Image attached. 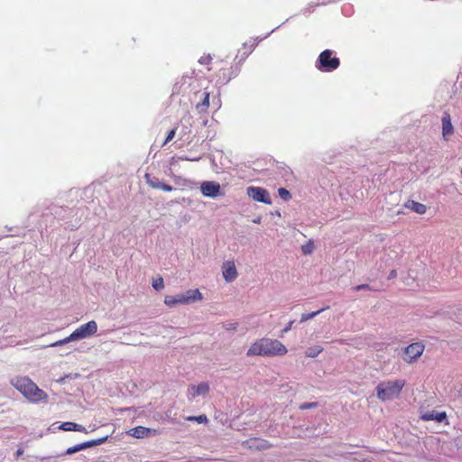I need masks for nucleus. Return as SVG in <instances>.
<instances>
[{
  "mask_svg": "<svg viewBox=\"0 0 462 462\" xmlns=\"http://www.w3.org/2000/svg\"><path fill=\"white\" fill-rule=\"evenodd\" d=\"M288 352L287 347L277 339L261 338L253 343L247 350L248 356H284Z\"/></svg>",
  "mask_w": 462,
  "mask_h": 462,
  "instance_id": "nucleus-2",
  "label": "nucleus"
},
{
  "mask_svg": "<svg viewBox=\"0 0 462 462\" xmlns=\"http://www.w3.org/2000/svg\"><path fill=\"white\" fill-rule=\"evenodd\" d=\"M405 207L420 215L425 214L427 211L426 205L414 200H408Z\"/></svg>",
  "mask_w": 462,
  "mask_h": 462,
  "instance_id": "nucleus-15",
  "label": "nucleus"
},
{
  "mask_svg": "<svg viewBox=\"0 0 462 462\" xmlns=\"http://www.w3.org/2000/svg\"><path fill=\"white\" fill-rule=\"evenodd\" d=\"M424 351V345L421 343H412L404 349L403 360L407 363H412L417 360Z\"/></svg>",
  "mask_w": 462,
  "mask_h": 462,
  "instance_id": "nucleus-8",
  "label": "nucleus"
},
{
  "mask_svg": "<svg viewBox=\"0 0 462 462\" xmlns=\"http://www.w3.org/2000/svg\"><path fill=\"white\" fill-rule=\"evenodd\" d=\"M211 60V57L209 55L208 56H202L199 60V62L200 64H208L209 63V61Z\"/></svg>",
  "mask_w": 462,
  "mask_h": 462,
  "instance_id": "nucleus-30",
  "label": "nucleus"
},
{
  "mask_svg": "<svg viewBox=\"0 0 462 462\" xmlns=\"http://www.w3.org/2000/svg\"><path fill=\"white\" fill-rule=\"evenodd\" d=\"M209 384L207 382H202L198 385H190L188 388L187 397L189 401H192L198 396L205 395L209 392Z\"/></svg>",
  "mask_w": 462,
  "mask_h": 462,
  "instance_id": "nucleus-10",
  "label": "nucleus"
},
{
  "mask_svg": "<svg viewBox=\"0 0 462 462\" xmlns=\"http://www.w3.org/2000/svg\"><path fill=\"white\" fill-rule=\"evenodd\" d=\"M188 420L197 421L199 423H204V422L208 421V419L205 415H199V416H190L188 418Z\"/></svg>",
  "mask_w": 462,
  "mask_h": 462,
  "instance_id": "nucleus-25",
  "label": "nucleus"
},
{
  "mask_svg": "<svg viewBox=\"0 0 462 462\" xmlns=\"http://www.w3.org/2000/svg\"><path fill=\"white\" fill-rule=\"evenodd\" d=\"M404 385L402 379L380 382L376 386V396L382 402L394 400L399 397Z\"/></svg>",
  "mask_w": 462,
  "mask_h": 462,
  "instance_id": "nucleus-3",
  "label": "nucleus"
},
{
  "mask_svg": "<svg viewBox=\"0 0 462 462\" xmlns=\"http://www.w3.org/2000/svg\"><path fill=\"white\" fill-rule=\"evenodd\" d=\"M60 429L62 430H65V431L73 430V431H80V432H85V433L88 432L84 426L75 423V422H71V421H66V422L61 423L60 426Z\"/></svg>",
  "mask_w": 462,
  "mask_h": 462,
  "instance_id": "nucleus-16",
  "label": "nucleus"
},
{
  "mask_svg": "<svg viewBox=\"0 0 462 462\" xmlns=\"http://www.w3.org/2000/svg\"><path fill=\"white\" fill-rule=\"evenodd\" d=\"M97 331V324L95 320H90L86 324L79 326L75 331H73L69 337L64 339L56 341L54 343L50 344L48 346H60L65 344H68L72 341L80 340L83 338L89 337L92 335H95Z\"/></svg>",
  "mask_w": 462,
  "mask_h": 462,
  "instance_id": "nucleus-4",
  "label": "nucleus"
},
{
  "mask_svg": "<svg viewBox=\"0 0 462 462\" xmlns=\"http://www.w3.org/2000/svg\"><path fill=\"white\" fill-rule=\"evenodd\" d=\"M314 250V245L312 241H309L307 244L301 246L303 254H310Z\"/></svg>",
  "mask_w": 462,
  "mask_h": 462,
  "instance_id": "nucleus-23",
  "label": "nucleus"
},
{
  "mask_svg": "<svg viewBox=\"0 0 462 462\" xmlns=\"http://www.w3.org/2000/svg\"><path fill=\"white\" fill-rule=\"evenodd\" d=\"M423 420H436L442 422L447 419V413L445 411H429L422 412L420 415Z\"/></svg>",
  "mask_w": 462,
  "mask_h": 462,
  "instance_id": "nucleus-12",
  "label": "nucleus"
},
{
  "mask_svg": "<svg viewBox=\"0 0 462 462\" xmlns=\"http://www.w3.org/2000/svg\"><path fill=\"white\" fill-rule=\"evenodd\" d=\"M254 223L259 224L261 222V217H257L253 220Z\"/></svg>",
  "mask_w": 462,
  "mask_h": 462,
  "instance_id": "nucleus-37",
  "label": "nucleus"
},
{
  "mask_svg": "<svg viewBox=\"0 0 462 462\" xmlns=\"http://www.w3.org/2000/svg\"><path fill=\"white\" fill-rule=\"evenodd\" d=\"M328 307L327 308H322L317 311H313V312H310V313H304L301 315V318H300V322H306L308 321L309 319H311L313 318H315L316 316H318L319 313H321L323 310H327Z\"/></svg>",
  "mask_w": 462,
  "mask_h": 462,
  "instance_id": "nucleus-19",
  "label": "nucleus"
},
{
  "mask_svg": "<svg viewBox=\"0 0 462 462\" xmlns=\"http://www.w3.org/2000/svg\"><path fill=\"white\" fill-rule=\"evenodd\" d=\"M248 197L252 198L254 201L262 202L267 205L272 204L269 192L261 187H248L246 189Z\"/></svg>",
  "mask_w": 462,
  "mask_h": 462,
  "instance_id": "nucleus-7",
  "label": "nucleus"
},
{
  "mask_svg": "<svg viewBox=\"0 0 462 462\" xmlns=\"http://www.w3.org/2000/svg\"><path fill=\"white\" fill-rule=\"evenodd\" d=\"M79 449H80V450H83V449H85V448H88V441H87V442L80 443V444H79Z\"/></svg>",
  "mask_w": 462,
  "mask_h": 462,
  "instance_id": "nucleus-36",
  "label": "nucleus"
},
{
  "mask_svg": "<svg viewBox=\"0 0 462 462\" xmlns=\"http://www.w3.org/2000/svg\"><path fill=\"white\" fill-rule=\"evenodd\" d=\"M10 383L30 402L38 403L48 400V394L28 376H14L11 378Z\"/></svg>",
  "mask_w": 462,
  "mask_h": 462,
  "instance_id": "nucleus-1",
  "label": "nucleus"
},
{
  "mask_svg": "<svg viewBox=\"0 0 462 462\" xmlns=\"http://www.w3.org/2000/svg\"><path fill=\"white\" fill-rule=\"evenodd\" d=\"M332 51L326 50L322 51L316 63V67L325 72H330L337 69L339 66V59L332 57Z\"/></svg>",
  "mask_w": 462,
  "mask_h": 462,
  "instance_id": "nucleus-6",
  "label": "nucleus"
},
{
  "mask_svg": "<svg viewBox=\"0 0 462 462\" xmlns=\"http://www.w3.org/2000/svg\"><path fill=\"white\" fill-rule=\"evenodd\" d=\"M108 439V436H105L97 439L88 441V448L95 447L105 443Z\"/></svg>",
  "mask_w": 462,
  "mask_h": 462,
  "instance_id": "nucleus-22",
  "label": "nucleus"
},
{
  "mask_svg": "<svg viewBox=\"0 0 462 462\" xmlns=\"http://www.w3.org/2000/svg\"><path fill=\"white\" fill-rule=\"evenodd\" d=\"M202 300L203 295L199 289H190L176 296H165L164 303L170 308H174L177 305H189Z\"/></svg>",
  "mask_w": 462,
  "mask_h": 462,
  "instance_id": "nucleus-5",
  "label": "nucleus"
},
{
  "mask_svg": "<svg viewBox=\"0 0 462 462\" xmlns=\"http://www.w3.org/2000/svg\"><path fill=\"white\" fill-rule=\"evenodd\" d=\"M152 432H155V430L150 428L138 426L129 430L127 433L134 438L143 439L149 437Z\"/></svg>",
  "mask_w": 462,
  "mask_h": 462,
  "instance_id": "nucleus-13",
  "label": "nucleus"
},
{
  "mask_svg": "<svg viewBox=\"0 0 462 462\" xmlns=\"http://www.w3.org/2000/svg\"><path fill=\"white\" fill-rule=\"evenodd\" d=\"M293 323H294V321L291 320L287 324V326L282 329V334H285V333L289 332L291 329V327H292Z\"/></svg>",
  "mask_w": 462,
  "mask_h": 462,
  "instance_id": "nucleus-33",
  "label": "nucleus"
},
{
  "mask_svg": "<svg viewBox=\"0 0 462 462\" xmlns=\"http://www.w3.org/2000/svg\"><path fill=\"white\" fill-rule=\"evenodd\" d=\"M79 451H80V449H79V446L78 444V445H75L73 447L69 448L66 450V454L67 455H71V454H74V453L79 452Z\"/></svg>",
  "mask_w": 462,
  "mask_h": 462,
  "instance_id": "nucleus-26",
  "label": "nucleus"
},
{
  "mask_svg": "<svg viewBox=\"0 0 462 462\" xmlns=\"http://www.w3.org/2000/svg\"><path fill=\"white\" fill-rule=\"evenodd\" d=\"M355 291H359L362 290H371V287L368 284H360L354 288Z\"/></svg>",
  "mask_w": 462,
  "mask_h": 462,
  "instance_id": "nucleus-31",
  "label": "nucleus"
},
{
  "mask_svg": "<svg viewBox=\"0 0 462 462\" xmlns=\"http://www.w3.org/2000/svg\"><path fill=\"white\" fill-rule=\"evenodd\" d=\"M209 106V93H204V99L201 103L198 104L197 108L202 112L205 111Z\"/></svg>",
  "mask_w": 462,
  "mask_h": 462,
  "instance_id": "nucleus-20",
  "label": "nucleus"
},
{
  "mask_svg": "<svg viewBox=\"0 0 462 462\" xmlns=\"http://www.w3.org/2000/svg\"><path fill=\"white\" fill-rule=\"evenodd\" d=\"M397 276L396 270H392L388 275V279H393Z\"/></svg>",
  "mask_w": 462,
  "mask_h": 462,
  "instance_id": "nucleus-35",
  "label": "nucleus"
},
{
  "mask_svg": "<svg viewBox=\"0 0 462 462\" xmlns=\"http://www.w3.org/2000/svg\"><path fill=\"white\" fill-rule=\"evenodd\" d=\"M322 350L323 348L320 346H312L307 348L305 354L308 357H316L322 352Z\"/></svg>",
  "mask_w": 462,
  "mask_h": 462,
  "instance_id": "nucleus-18",
  "label": "nucleus"
},
{
  "mask_svg": "<svg viewBox=\"0 0 462 462\" xmlns=\"http://www.w3.org/2000/svg\"><path fill=\"white\" fill-rule=\"evenodd\" d=\"M278 194H279V196H280L283 200H286V201H287V200H289V199L291 198L290 191H289V190H287V189H284V188H280V189H278Z\"/></svg>",
  "mask_w": 462,
  "mask_h": 462,
  "instance_id": "nucleus-24",
  "label": "nucleus"
},
{
  "mask_svg": "<svg viewBox=\"0 0 462 462\" xmlns=\"http://www.w3.org/2000/svg\"><path fill=\"white\" fill-rule=\"evenodd\" d=\"M317 406V402H306L300 406V409L306 410V409H311Z\"/></svg>",
  "mask_w": 462,
  "mask_h": 462,
  "instance_id": "nucleus-28",
  "label": "nucleus"
},
{
  "mask_svg": "<svg viewBox=\"0 0 462 462\" xmlns=\"http://www.w3.org/2000/svg\"><path fill=\"white\" fill-rule=\"evenodd\" d=\"M200 190L205 197L217 198L220 193V185L216 181H204L200 185Z\"/></svg>",
  "mask_w": 462,
  "mask_h": 462,
  "instance_id": "nucleus-9",
  "label": "nucleus"
},
{
  "mask_svg": "<svg viewBox=\"0 0 462 462\" xmlns=\"http://www.w3.org/2000/svg\"><path fill=\"white\" fill-rule=\"evenodd\" d=\"M454 132L453 125L451 123V118L448 114H445L442 117V134L446 138L448 135H451Z\"/></svg>",
  "mask_w": 462,
  "mask_h": 462,
  "instance_id": "nucleus-14",
  "label": "nucleus"
},
{
  "mask_svg": "<svg viewBox=\"0 0 462 462\" xmlns=\"http://www.w3.org/2000/svg\"><path fill=\"white\" fill-rule=\"evenodd\" d=\"M161 189L163 191L170 192L173 189V188L171 185L162 182Z\"/></svg>",
  "mask_w": 462,
  "mask_h": 462,
  "instance_id": "nucleus-32",
  "label": "nucleus"
},
{
  "mask_svg": "<svg viewBox=\"0 0 462 462\" xmlns=\"http://www.w3.org/2000/svg\"><path fill=\"white\" fill-rule=\"evenodd\" d=\"M258 442H261L259 439H250L247 441V443L249 444V447L252 448L253 446H254V444L258 443Z\"/></svg>",
  "mask_w": 462,
  "mask_h": 462,
  "instance_id": "nucleus-34",
  "label": "nucleus"
},
{
  "mask_svg": "<svg viewBox=\"0 0 462 462\" xmlns=\"http://www.w3.org/2000/svg\"><path fill=\"white\" fill-rule=\"evenodd\" d=\"M144 179L146 183L152 189H161L162 182L159 180L158 178L152 177L149 173H145Z\"/></svg>",
  "mask_w": 462,
  "mask_h": 462,
  "instance_id": "nucleus-17",
  "label": "nucleus"
},
{
  "mask_svg": "<svg viewBox=\"0 0 462 462\" xmlns=\"http://www.w3.org/2000/svg\"><path fill=\"white\" fill-rule=\"evenodd\" d=\"M255 447H256V448H263L264 445L263 444H262V445H255Z\"/></svg>",
  "mask_w": 462,
  "mask_h": 462,
  "instance_id": "nucleus-38",
  "label": "nucleus"
},
{
  "mask_svg": "<svg viewBox=\"0 0 462 462\" xmlns=\"http://www.w3.org/2000/svg\"><path fill=\"white\" fill-rule=\"evenodd\" d=\"M174 136H175V130L172 129L168 133L167 137L164 141V144H166L168 142L171 141L174 138Z\"/></svg>",
  "mask_w": 462,
  "mask_h": 462,
  "instance_id": "nucleus-29",
  "label": "nucleus"
},
{
  "mask_svg": "<svg viewBox=\"0 0 462 462\" xmlns=\"http://www.w3.org/2000/svg\"><path fill=\"white\" fill-rule=\"evenodd\" d=\"M79 451H80V449H79V446L78 444V445H75L73 447L69 448L66 450V454L67 455H71V454H74V453L79 452Z\"/></svg>",
  "mask_w": 462,
  "mask_h": 462,
  "instance_id": "nucleus-27",
  "label": "nucleus"
},
{
  "mask_svg": "<svg viewBox=\"0 0 462 462\" xmlns=\"http://www.w3.org/2000/svg\"><path fill=\"white\" fill-rule=\"evenodd\" d=\"M254 46H255V43H253V44L251 45V49L254 48Z\"/></svg>",
  "mask_w": 462,
  "mask_h": 462,
  "instance_id": "nucleus-39",
  "label": "nucleus"
},
{
  "mask_svg": "<svg viewBox=\"0 0 462 462\" xmlns=\"http://www.w3.org/2000/svg\"><path fill=\"white\" fill-rule=\"evenodd\" d=\"M222 273L226 282L235 281L237 277V272L235 263L232 261H226L223 263Z\"/></svg>",
  "mask_w": 462,
  "mask_h": 462,
  "instance_id": "nucleus-11",
  "label": "nucleus"
},
{
  "mask_svg": "<svg viewBox=\"0 0 462 462\" xmlns=\"http://www.w3.org/2000/svg\"><path fill=\"white\" fill-rule=\"evenodd\" d=\"M152 287L156 291H161L164 288V282L162 277H158L157 279H154L152 283Z\"/></svg>",
  "mask_w": 462,
  "mask_h": 462,
  "instance_id": "nucleus-21",
  "label": "nucleus"
}]
</instances>
